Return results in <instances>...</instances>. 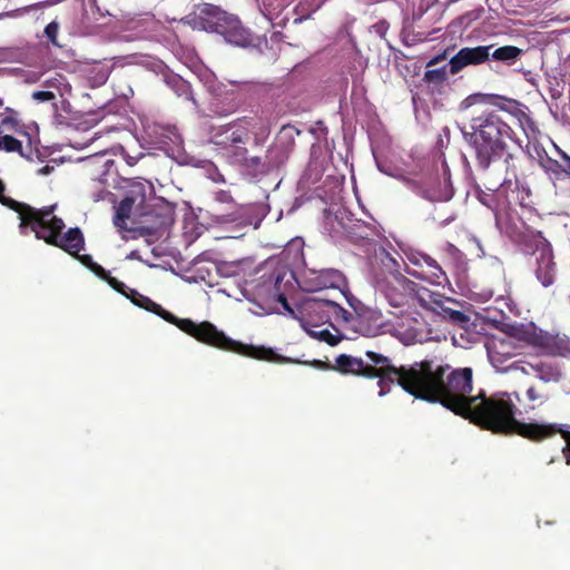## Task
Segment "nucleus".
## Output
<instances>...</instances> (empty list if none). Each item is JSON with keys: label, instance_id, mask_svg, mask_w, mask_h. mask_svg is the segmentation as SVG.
Listing matches in <instances>:
<instances>
[{"label": "nucleus", "instance_id": "f3484780", "mask_svg": "<svg viewBox=\"0 0 570 570\" xmlns=\"http://www.w3.org/2000/svg\"><path fill=\"white\" fill-rule=\"evenodd\" d=\"M493 46L464 47L460 49L449 61V71L456 75L465 67L480 65L490 58V50Z\"/></svg>", "mask_w": 570, "mask_h": 570}, {"label": "nucleus", "instance_id": "a18cd8bd", "mask_svg": "<svg viewBox=\"0 0 570 570\" xmlns=\"http://www.w3.org/2000/svg\"><path fill=\"white\" fill-rule=\"evenodd\" d=\"M40 79V73L30 71L26 75V82L28 83H35Z\"/></svg>", "mask_w": 570, "mask_h": 570}, {"label": "nucleus", "instance_id": "13d9d810", "mask_svg": "<svg viewBox=\"0 0 570 570\" xmlns=\"http://www.w3.org/2000/svg\"><path fill=\"white\" fill-rule=\"evenodd\" d=\"M416 99H417V95H413L412 100H413L414 105L416 104Z\"/></svg>", "mask_w": 570, "mask_h": 570}, {"label": "nucleus", "instance_id": "a878e982", "mask_svg": "<svg viewBox=\"0 0 570 570\" xmlns=\"http://www.w3.org/2000/svg\"><path fill=\"white\" fill-rule=\"evenodd\" d=\"M404 254L409 262H411L413 265L422 266L425 264L428 267L432 268L431 276L434 278L433 282L440 284V278L441 276H444L445 273L442 271L434 258L425 253L412 248L404 250Z\"/></svg>", "mask_w": 570, "mask_h": 570}, {"label": "nucleus", "instance_id": "f8f14e48", "mask_svg": "<svg viewBox=\"0 0 570 570\" xmlns=\"http://www.w3.org/2000/svg\"><path fill=\"white\" fill-rule=\"evenodd\" d=\"M250 132L255 135L256 141L259 142L269 135V129L262 119L243 118L225 126L214 127L209 140L224 148L235 147L239 150V155H244L246 148L240 147V145L248 140Z\"/></svg>", "mask_w": 570, "mask_h": 570}, {"label": "nucleus", "instance_id": "f03ea898", "mask_svg": "<svg viewBox=\"0 0 570 570\" xmlns=\"http://www.w3.org/2000/svg\"><path fill=\"white\" fill-rule=\"evenodd\" d=\"M112 288L125 295L138 307L145 308L146 311L160 316L168 323L176 325L184 333L190 335L204 344L261 361L282 364H304L322 371L334 370V365L321 360L301 362L291 357L282 356L271 347L255 346L234 341L233 338L226 336L225 333L219 331L214 324L207 321L197 324L190 318H179L170 312L164 309L159 304L155 303L149 297L140 294L135 287Z\"/></svg>", "mask_w": 570, "mask_h": 570}, {"label": "nucleus", "instance_id": "49530a36", "mask_svg": "<svg viewBox=\"0 0 570 570\" xmlns=\"http://www.w3.org/2000/svg\"><path fill=\"white\" fill-rule=\"evenodd\" d=\"M474 294L480 296V302H485L493 295V293L490 288H484V291L482 293H474Z\"/></svg>", "mask_w": 570, "mask_h": 570}, {"label": "nucleus", "instance_id": "052dcab7", "mask_svg": "<svg viewBox=\"0 0 570 570\" xmlns=\"http://www.w3.org/2000/svg\"><path fill=\"white\" fill-rule=\"evenodd\" d=\"M514 397L520 401V397H519V394L518 393H514Z\"/></svg>", "mask_w": 570, "mask_h": 570}, {"label": "nucleus", "instance_id": "cd10ccee", "mask_svg": "<svg viewBox=\"0 0 570 570\" xmlns=\"http://www.w3.org/2000/svg\"><path fill=\"white\" fill-rule=\"evenodd\" d=\"M304 240L301 237L291 239L284 250L276 257H282L285 262L293 267V265L303 263L304 261Z\"/></svg>", "mask_w": 570, "mask_h": 570}, {"label": "nucleus", "instance_id": "b1692460", "mask_svg": "<svg viewBox=\"0 0 570 570\" xmlns=\"http://www.w3.org/2000/svg\"><path fill=\"white\" fill-rule=\"evenodd\" d=\"M529 366L535 373V376L544 383H558L563 376L560 365L556 362L538 361L529 363Z\"/></svg>", "mask_w": 570, "mask_h": 570}, {"label": "nucleus", "instance_id": "2eb2a0df", "mask_svg": "<svg viewBox=\"0 0 570 570\" xmlns=\"http://www.w3.org/2000/svg\"><path fill=\"white\" fill-rule=\"evenodd\" d=\"M405 184L413 193L429 202H448L453 196L452 186L445 171L443 179L431 177L405 179Z\"/></svg>", "mask_w": 570, "mask_h": 570}, {"label": "nucleus", "instance_id": "de8ad7c7", "mask_svg": "<svg viewBox=\"0 0 570 570\" xmlns=\"http://www.w3.org/2000/svg\"><path fill=\"white\" fill-rule=\"evenodd\" d=\"M52 170H53L52 166L46 165V166L39 168L37 174L40 176H47V175L51 174Z\"/></svg>", "mask_w": 570, "mask_h": 570}, {"label": "nucleus", "instance_id": "5701e85b", "mask_svg": "<svg viewBox=\"0 0 570 570\" xmlns=\"http://www.w3.org/2000/svg\"><path fill=\"white\" fill-rule=\"evenodd\" d=\"M114 165V159L109 158L106 151L97 153L86 159V166L92 175V179L100 184L106 183V176L110 173Z\"/></svg>", "mask_w": 570, "mask_h": 570}, {"label": "nucleus", "instance_id": "7ed1b4c3", "mask_svg": "<svg viewBox=\"0 0 570 570\" xmlns=\"http://www.w3.org/2000/svg\"><path fill=\"white\" fill-rule=\"evenodd\" d=\"M3 191L4 185L0 180V203L18 213L21 234H26L30 228L38 239H43L48 244L58 246L70 255L76 256L101 281L107 282L109 285H125L122 282H118L111 277L109 272L94 262L90 255H79V252L85 247V239L81 230L76 227L70 228L65 234H61L65 223L61 218L53 215V205L43 207L42 209H37L27 204L19 203L12 198L3 196Z\"/></svg>", "mask_w": 570, "mask_h": 570}, {"label": "nucleus", "instance_id": "f257e3e1", "mask_svg": "<svg viewBox=\"0 0 570 570\" xmlns=\"http://www.w3.org/2000/svg\"><path fill=\"white\" fill-rule=\"evenodd\" d=\"M401 387L430 403H440L455 415L465 417L482 395H473L471 367L451 368L441 356H428L404 367Z\"/></svg>", "mask_w": 570, "mask_h": 570}, {"label": "nucleus", "instance_id": "bf43d9fd", "mask_svg": "<svg viewBox=\"0 0 570 570\" xmlns=\"http://www.w3.org/2000/svg\"><path fill=\"white\" fill-rule=\"evenodd\" d=\"M461 288H462V289H466L468 292H472V291H471L472 288H471L470 286L461 287Z\"/></svg>", "mask_w": 570, "mask_h": 570}, {"label": "nucleus", "instance_id": "dca6fc26", "mask_svg": "<svg viewBox=\"0 0 570 570\" xmlns=\"http://www.w3.org/2000/svg\"><path fill=\"white\" fill-rule=\"evenodd\" d=\"M259 272L263 285H299L293 267L282 257H269L262 264Z\"/></svg>", "mask_w": 570, "mask_h": 570}, {"label": "nucleus", "instance_id": "39448f33", "mask_svg": "<svg viewBox=\"0 0 570 570\" xmlns=\"http://www.w3.org/2000/svg\"><path fill=\"white\" fill-rule=\"evenodd\" d=\"M478 399L470 413L464 419L497 434L511 435L517 424V407L508 393L493 394L490 397L483 390L479 391Z\"/></svg>", "mask_w": 570, "mask_h": 570}, {"label": "nucleus", "instance_id": "bb28decb", "mask_svg": "<svg viewBox=\"0 0 570 570\" xmlns=\"http://www.w3.org/2000/svg\"><path fill=\"white\" fill-rule=\"evenodd\" d=\"M313 277L307 278V282L315 285H345L346 277L344 274L335 268L322 269L320 272L311 271Z\"/></svg>", "mask_w": 570, "mask_h": 570}, {"label": "nucleus", "instance_id": "ea45409f", "mask_svg": "<svg viewBox=\"0 0 570 570\" xmlns=\"http://www.w3.org/2000/svg\"><path fill=\"white\" fill-rule=\"evenodd\" d=\"M202 263V259L200 257L198 258L197 262H195V268H196V272L200 273L198 276L196 275H190V276H186L185 281L186 282H194V283H198V282H206V277L205 275L203 274V268L202 267H198V265Z\"/></svg>", "mask_w": 570, "mask_h": 570}, {"label": "nucleus", "instance_id": "a211bd4d", "mask_svg": "<svg viewBox=\"0 0 570 570\" xmlns=\"http://www.w3.org/2000/svg\"><path fill=\"white\" fill-rule=\"evenodd\" d=\"M456 302L450 297H446L440 293L432 292L431 302H429L428 311H432L435 314L442 316L445 320L451 321L458 325H465L469 322V316L463 312L458 311L449 306V304H455Z\"/></svg>", "mask_w": 570, "mask_h": 570}, {"label": "nucleus", "instance_id": "4d7b16f0", "mask_svg": "<svg viewBox=\"0 0 570 570\" xmlns=\"http://www.w3.org/2000/svg\"><path fill=\"white\" fill-rule=\"evenodd\" d=\"M3 109V99L0 98V110ZM2 116V111H0V117Z\"/></svg>", "mask_w": 570, "mask_h": 570}, {"label": "nucleus", "instance_id": "ddd939ff", "mask_svg": "<svg viewBox=\"0 0 570 570\" xmlns=\"http://www.w3.org/2000/svg\"><path fill=\"white\" fill-rule=\"evenodd\" d=\"M513 434H518L532 442H542L556 436L557 434H561L567 442L563 453L567 459V463L570 464V431L563 430L561 425L557 423H525L517 421V424L513 426Z\"/></svg>", "mask_w": 570, "mask_h": 570}, {"label": "nucleus", "instance_id": "58836bf2", "mask_svg": "<svg viewBox=\"0 0 570 570\" xmlns=\"http://www.w3.org/2000/svg\"><path fill=\"white\" fill-rule=\"evenodd\" d=\"M56 98V94L52 90H38L32 92V99L38 102H46L53 100Z\"/></svg>", "mask_w": 570, "mask_h": 570}, {"label": "nucleus", "instance_id": "20e7f679", "mask_svg": "<svg viewBox=\"0 0 570 570\" xmlns=\"http://www.w3.org/2000/svg\"><path fill=\"white\" fill-rule=\"evenodd\" d=\"M464 140L473 149L476 165L487 170L492 163L504 157L507 170L512 155L508 153L513 130L493 110L482 111L471 118L468 126L461 129Z\"/></svg>", "mask_w": 570, "mask_h": 570}, {"label": "nucleus", "instance_id": "9d476101", "mask_svg": "<svg viewBox=\"0 0 570 570\" xmlns=\"http://www.w3.org/2000/svg\"><path fill=\"white\" fill-rule=\"evenodd\" d=\"M509 235L522 245L525 252L535 256V275L541 285H552L556 272L553 254L550 243L543 237L542 233L527 226L522 230L515 227Z\"/></svg>", "mask_w": 570, "mask_h": 570}, {"label": "nucleus", "instance_id": "8fccbe9b", "mask_svg": "<svg viewBox=\"0 0 570 570\" xmlns=\"http://www.w3.org/2000/svg\"><path fill=\"white\" fill-rule=\"evenodd\" d=\"M454 219H455V215H454V214H452V215H450L448 218H445V219L441 220V222H440V225H441V226H445V225H448V224L452 223Z\"/></svg>", "mask_w": 570, "mask_h": 570}, {"label": "nucleus", "instance_id": "2f4dec72", "mask_svg": "<svg viewBox=\"0 0 570 570\" xmlns=\"http://www.w3.org/2000/svg\"><path fill=\"white\" fill-rule=\"evenodd\" d=\"M525 396L529 402L530 410H535L537 407L543 405L549 400V395L540 391L534 385L528 387Z\"/></svg>", "mask_w": 570, "mask_h": 570}, {"label": "nucleus", "instance_id": "412c9836", "mask_svg": "<svg viewBox=\"0 0 570 570\" xmlns=\"http://www.w3.org/2000/svg\"><path fill=\"white\" fill-rule=\"evenodd\" d=\"M520 338L547 353L553 354L557 351V337L534 326L522 330Z\"/></svg>", "mask_w": 570, "mask_h": 570}, {"label": "nucleus", "instance_id": "7c9ffc66", "mask_svg": "<svg viewBox=\"0 0 570 570\" xmlns=\"http://www.w3.org/2000/svg\"><path fill=\"white\" fill-rule=\"evenodd\" d=\"M28 58L27 52L19 47L0 48V63L23 62Z\"/></svg>", "mask_w": 570, "mask_h": 570}, {"label": "nucleus", "instance_id": "5fc2aeb1", "mask_svg": "<svg viewBox=\"0 0 570 570\" xmlns=\"http://www.w3.org/2000/svg\"><path fill=\"white\" fill-rule=\"evenodd\" d=\"M222 292L225 293L227 296H234L237 301L242 299L240 297L237 296V294H232V293L227 292L226 289H223Z\"/></svg>", "mask_w": 570, "mask_h": 570}, {"label": "nucleus", "instance_id": "79ce46f5", "mask_svg": "<svg viewBox=\"0 0 570 570\" xmlns=\"http://www.w3.org/2000/svg\"><path fill=\"white\" fill-rule=\"evenodd\" d=\"M320 337L330 345H336L338 342V340L328 330L321 331Z\"/></svg>", "mask_w": 570, "mask_h": 570}, {"label": "nucleus", "instance_id": "603ef678", "mask_svg": "<svg viewBox=\"0 0 570 570\" xmlns=\"http://www.w3.org/2000/svg\"><path fill=\"white\" fill-rule=\"evenodd\" d=\"M177 85L179 86V88L181 90H187L188 89V85L185 81H183L181 79L177 80Z\"/></svg>", "mask_w": 570, "mask_h": 570}, {"label": "nucleus", "instance_id": "4468645a", "mask_svg": "<svg viewBox=\"0 0 570 570\" xmlns=\"http://www.w3.org/2000/svg\"><path fill=\"white\" fill-rule=\"evenodd\" d=\"M432 292L429 287H383V294L393 307H416L426 309Z\"/></svg>", "mask_w": 570, "mask_h": 570}, {"label": "nucleus", "instance_id": "6e6552de", "mask_svg": "<svg viewBox=\"0 0 570 570\" xmlns=\"http://www.w3.org/2000/svg\"><path fill=\"white\" fill-rule=\"evenodd\" d=\"M185 21L195 30L219 33L226 42L237 47H248L253 42L250 32L236 16L213 4H204Z\"/></svg>", "mask_w": 570, "mask_h": 570}, {"label": "nucleus", "instance_id": "473e14b6", "mask_svg": "<svg viewBox=\"0 0 570 570\" xmlns=\"http://www.w3.org/2000/svg\"><path fill=\"white\" fill-rule=\"evenodd\" d=\"M342 292V294L344 295V297L346 298L348 305L351 306V308H353V311L358 315V316H366L367 313L370 312V308L362 302L360 301L357 297H355L351 291H350V287H338Z\"/></svg>", "mask_w": 570, "mask_h": 570}, {"label": "nucleus", "instance_id": "72a5a7b5", "mask_svg": "<svg viewBox=\"0 0 570 570\" xmlns=\"http://www.w3.org/2000/svg\"><path fill=\"white\" fill-rule=\"evenodd\" d=\"M90 73H92V76H90V81L92 82V86L99 87L107 81L110 71L108 67L96 66L91 69Z\"/></svg>", "mask_w": 570, "mask_h": 570}, {"label": "nucleus", "instance_id": "864d4df0", "mask_svg": "<svg viewBox=\"0 0 570 570\" xmlns=\"http://www.w3.org/2000/svg\"><path fill=\"white\" fill-rule=\"evenodd\" d=\"M230 199V196L227 193H222L219 196V200L227 202Z\"/></svg>", "mask_w": 570, "mask_h": 570}, {"label": "nucleus", "instance_id": "37998d69", "mask_svg": "<svg viewBox=\"0 0 570 570\" xmlns=\"http://www.w3.org/2000/svg\"><path fill=\"white\" fill-rule=\"evenodd\" d=\"M244 210L243 207H240L237 212H234L232 214H228V215H224L222 217H219V222H238L240 220V212Z\"/></svg>", "mask_w": 570, "mask_h": 570}, {"label": "nucleus", "instance_id": "1a4fd4ad", "mask_svg": "<svg viewBox=\"0 0 570 570\" xmlns=\"http://www.w3.org/2000/svg\"><path fill=\"white\" fill-rule=\"evenodd\" d=\"M245 299L252 302L265 313H281L279 306L283 311L292 316L298 318L295 311L303 313L313 308L320 303L337 306L331 301H316L307 297H296V293L286 294L281 292V287H234Z\"/></svg>", "mask_w": 570, "mask_h": 570}, {"label": "nucleus", "instance_id": "6e6d98bb", "mask_svg": "<svg viewBox=\"0 0 570 570\" xmlns=\"http://www.w3.org/2000/svg\"><path fill=\"white\" fill-rule=\"evenodd\" d=\"M511 183V178L504 177L503 181L501 183V186Z\"/></svg>", "mask_w": 570, "mask_h": 570}, {"label": "nucleus", "instance_id": "e433bc0d", "mask_svg": "<svg viewBox=\"0 0 570 570\" xmlns=\"http://www.w3.org/2000/svg\"><path fill=\"white\" fill-rule=\"evenodd\" d=\"M59 23L57 21H51L45 28V36L52 43V46L61 48L62 45L58 41V32H59Z\"/></svg>", "mask_w": 570, "mask_h": 570}, {"label": "nucleus", "instance_id": "f704fd0d", "mask_svg": "<svg viewBox=\"0 0 570 570\" xmlns=\"http://www.w3.org/2000/svg\"><path fill=\"white\" fill-rule=\"evenodd\" d=\"M556 149H557V153L560 155L561 159L563 160V165H559L558 161H553V168L552 170L556 173V174H559V173H564L566 175L570 176V156L563 151L562 149H560L558 146H556Z\"/></svg>", "mask_w": 570, "mask_h": 570}, {"label": "nucleus", "instance_id": "680f3d73", "mask_svg": "<svg viewBox=\"0 0 570 570\" xmlns=\"http://www.w3.org/2000/svg\"><path fill=\"white\" fill-rule=\"evenodd\" d=\"M479 248H481L480 242L478 239H474Z\"/></svg>", "mask_w": 570, "mask_h": 570}, {"label": "nucleus", "instance_id": "09e8293b", "mask_svg": "<svg viewBox=\"0 0 570 570\" xmlns=\"http://www.w3.org/2000/svg\"><path fill=\"white\" fill-rule=\"evenodd\" d=\"M106 194H107V191L105 189H101L97 194H94L92 198H94L95 202H98L100 199H104Z\"/></svg>", "mask_w": 570, "mask_h": 570}, {"label": "nucleus", "instance_id": "c9c22d12", "mask_svg": "<svg viewBox=\"0 0 570 570\" xmlns=\"http://www.w3.org/2000/svg\"><path fill=\"white\" fill-rule=\"evenodd\" d=\"M512 348V345L509 341L500 340V341H493L492 346L490 347V355L493 357L494 354H503L511 356L513 353L510 351Z\"/></svg>", "mask_w": 570, "mask_h": 570}, {"label": "nucleus", "instance_id": "9b49d317", "mask_svg": "<svg viewBox=\"0 0 570 570\" xmlns=\"http://www.w3.org/2000/svg\"><path fill=\"white\" fill-rule=\"evenodd\" d=\"M149 136L155 144L159 145L167 156L173 158L179 165H191L195 167L209 168L214 171L210 178L215 183L224 181L223 176L217 171L210 161L196 159L186 153L184 148V139L175 126L154 124L149 127Z\"/></svg>", "mask_w": 570, "mask_h": 570}, {"label": "nucleus", "instance_id": "0eeeda50", "mask_svg": "<svg viewBox=\"0 0 570 570\" xmlns=\"http://www.w3.org/2000/svg\"><path fill=\"white\" fill-rule=\"evenodd\" d=\"M151 196V186L147 180H134L129 184L125 198L120 202L114 217V225L120 229H129L127 220L148 232L163 224L160 216L155 214L148 203L147 193Z\"/></svg>", "mask_w": 570, "mask_h": 570}, {"label": "nucleus", "instance_id": "aec40b11", "mask_svg": "<svg viewBox=\"0 0 570 570\" xmlns=\"http://www.w3.org/2000/svg\"><path fill=\"white\" fill-rule=\"evenodd\" d=\"M215 271L218 275L225 278L229 277H245L250 275L254 271V262L252 258L246 257L237 261H222L215 263Z\"/></svg>", "mask_w": 570, "mask_h": 570}, {"label": "nucleus", "instance_id": "423d86ee", "mask_svg": "<svg viewBox=\"0 0 570 570\" xmlns=\"http://www.w3.org/2000/svg\"><path fill=\"white\" fill-rule=\"evenodd\" d=\"M365 355L368 363L360 357L340 354L335 358L333 371L366 379H379L381 396L387 393L390 384L401 386L405 365L395 366L387 356L373 351H367Z\"/></svg>", "mask_w": 570, "mask_h": 570}, {"label": "nucleus", "instance_id": "c756f323", "mask_svg": "<svg viewBox=\"0 0 570 570\" xmlns=\"http://www.w3.org/2000/svg\"><path fill=\"white\" fill-rule=\"evenodd\" d=\"M522 53V50L514 46H504L495 49L493 52L490 51V57L497 61H503L507 63H513Z\"/></svg>", "mask_w": 570, "mask_h": 570}, {"label": "nucleus", "instance_id": "6ab92c4d", "mask_svg": "<svg viewBox=\"0 0 570 570\" xmlns=\"http://www.w3.org/2000/svg\"><path fill=\"white\" fill-rule=\"evenodd\" d=\"M286 159L287 153L278 145H275L267 150L265 159L259 157L245 158L244 166L247 169H252L255 174H264L281 166Z\"/></svg>", "mask_w": 570, "mask_h": 570}, {"label": "nucleus", "instance_id": "393cba45", "mask_svg": "<svg viewBox=\"0 0 570 570\" xmlns=\"http://www.w3.org/2000/svg\"><path fill=\"white\" fill-rule=\"evenodd\" d=\"M449 73V65L436 69L428 68L422 78L423 86H425V91L431 95H434L435 92L440 94L441 89L444 87L445 81L448 80Z\"/></svg>", "mask_w": 570, "mask_h": 570}, {"label": "nucleus", "instance_id": "c03bdc74", "mask_svg": "<svg viewBox=\"0 0 570 570\" xmlns=\"http://www.w3.org/2000/svg\"><path fill=\"white\" fill-rule=\"evenodd\" d=\"M448 57V50L443 51L440 55L434 56L432 59L429 60L426 63V68H430L432 66L438 65L439 62L443 61Z\"/></svg>", "mask_w": 570, "mask_h": 570}, {"label": "nucleus", "instance_id": "3c124183", "mask_svg": "<svg viewBox=\"0 0 570 570\" xmlns=\"http://www.w3.org/2000/svg\"><path fill=\"white\" fill-rule=\"evenodd\" d=\"M298 288L302 289L303 292L312 293V292H315L317 289H323L324 287L320 286V287H298Z\"/></svg>", "mask_w": 570, "mask_h": 570}, {"label": "nucleus", "instance_id": "a19ab883", "mask_svg": "<svg viewBox=\"0 0 570 570\" xmlns=\"http://www.w3.org/2000/svg\"><path fill=\"white\" fill-rule=\"evenodd\" d=\"M444 250L449 256L453 257L455 261H460L462 257V253L453 244L448 243L444 246Z\"/></svg>", "mask_w": 570, "mask_h": 570}, {"label": "nucleus", "instance_id": "4be33fe9", "mask_svg": "<svg viewBox=\"0 0 570 570\" xmlns=\"http://www.w3.org/2000/svg\"><path fill=\"white\" fill-rule=\"evenodd\" d=\"M480 104H490V105L499 107L502 110H509L507 104L517 105V101L508 99L502 96L493 95V94L475 92V94L469 95L466 98H464L460 102L459 109L461 111H465L469 108H471L472 106L480 105Z\"/></svg>", "mask_w": 570, "mask_h": 570}, {"label": "nucleus", "instance_id": "4c0bfd02", "mask_svg": "<svg viewBox=\"0 0 570 570\" xmlns=\"http://www.w3.org/2000/svg\"><path fill=\"white\" fill-rule=\"evenodd\" d=\"M4 110L9 114L8 116H4L2 119H1V129L4 130V129H16L19 125L18 122V119L16 117V111L9 107L4 108Z\"/></svg>", "mask_w": 570, "mask_h": 570}, {"label": "nucleus", "instance_id": "c85d7f7f", "mask_svg": "<svg viewBox=\"0 0 570 570\" xmlns=\"http://www.w3.org/2000/svg\"><path fill=\"white\" fill-rule=\"evenodd\" d=\"M43 87L47 90L56 89L61 97L69 95L71 91L70 83L61 73H55L52 77L47 78L43 82Z\"/></svg>", "mask_w": 570, "mask_h": 570}]
</instances>
